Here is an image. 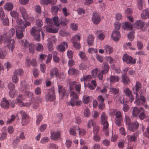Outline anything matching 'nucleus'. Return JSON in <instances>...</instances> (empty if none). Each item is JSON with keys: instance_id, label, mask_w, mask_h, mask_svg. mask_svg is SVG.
I'll return each mask as SVG.
<instances>
[{"instance_id": "f257e3e1", "label": "nucleus", "mask_w": 149, "mask_h": 149, "mask_svg": "<svg viewBox=\"0 0 149 149\" xmlns=\"http://www.w3.org/2000/svg\"><path fill=\"white\" fill-rule=\"evenodd\" d=\"M15 33V29L13 28H11L9 31L8 33L7 34V37L5 38L4 43L8 47V48L11 50L12 52H13V50L15 47V42L14 40L10 39V38L13 37Z\"/></svg>"}, {"instance_id": "f03ea898", "label": "nucleus", "mask_w": 149, "mask_h": 149, "mask_svg": "<svg viewBox=\"0 0 149 149\" xmlns=\"http://www.w3.org/2000/svg\"><path fill=\"white\" fill-rule=\"evenodd\" d=\"M71 97L70 101L67 103V105H70L72 107L75 105L80 106L82 104V102L78 100L79 96L77 94H71Z\"/></svg>"}, {"instance_id": "7ed1b4c3", "label": "nucleus", "mask_w": 149, "mask_h": 149, "mask_svg": "<svg viewBox=\"0 0 149 149\" xmlns=\"http://www.w3.org/2000/svg\"><path fill=\"white\" fill-rule=\"evenodd\" d=\"M107 116L104 113H103L101 117V123L103 125V132L106 135L109 134L108 127L109 124L107 121Z\"/></svg>"}, {"instance_id": "20e7f679", "label": "nucleus", "mask_w": 149, "mask_h": 149, "mask_svg": "<svg viewBox=\"0 0 149 149\" xmlns=\"http://www.w3.org/2000/svg\"><path fill=\"white\" fill-rule=\"evenodd\" d=\"M45 22L47 24L49 25V26H50L51 27L54 25H55L57 27L60 25L58 18V16L54 17L52 18H46Z\"/></svg>"}, {"instance_id": "39448f33", "label": "nucleus", "mask_w": 149, "mask_h": 149, "mask_svg": "<svg viewBox=\"0 0 149 149\" xmlns=\"http://www.w3.org/2000/svg\"><path fill=\"white\" fill-rule=\"evenodd\" d=\"M37 28H32L31 30V35H32L35 40L38 41H40V29H37Z\"/></svg>"}, {"instance_id": "423d86ee", "label": "nucleus", "mask_w": 149, "mask_h": 149, "mask_svg": "<svg viewBox=\"0 0 149 149\" xmlns=\"http://www.w3.org/2000/svg\"><path fill=\"white\" fill-rule=\"evenodd\" d=\"M135 94L136 95V98L134 103L139 106L144 104L146 101V100L144 96L141 95L142 94Z\"/></svg>"}, {"instance_id": "0eeeda50", "label": "nucleus", "mask_w": 149, "mask_h": 149, "mask_svg": "<svg viewBox=\"0 0 149 149\" xmlns=\"http://www.w3.org/2000/svg\"><path fill=\"white\" fill-rule=\"evenodd\" d=\"M122 60L123 62H125L126 63L128 64H134L136 62V59H133L131 56L126 54L123 55L122 57Z\"/></svg>"}, {"instance_id": "6e6552de", "label": "nucleus", "mask_w": 149, "mask_h": 149, "mask_svg": "<svg viewBox=\"0 0 149 149\" xmlns=\"http://www.w3.org/2000/svg\"><path fill=\"white\" fill-rule=\"evenodd\" d=\"M22 117V124L23 125H26L29 121V116L23 110L20 111Z\"/></svg>"}, {"instance_id": "1a4fd4ad", "label": "nucleus", "mask_w": 149, "mask_h": 149, "mask_svg": "<svg viewBox=\"0 0 149 149\" xmlns=\"http://www.w3.org/2000/svg\"><path fill=\"white\" fill-rule=\"evenodd\" d=\"M92 19L94 24H98L101 21L100 14L96 12H93Z\"/></svg>"}, {"instance_id": "9d476101", "label": "nucleus", "mask_w": 149, "mask_h": 149, "mask_svg": "<svg viewBox=\"0 0 149 149\" xmlns=\"http://www.w3.org/2000/svg\"><path fill=\"white\" fill-rule=\"evenodd\" d=\"M24 99L23 95L22 94H19L16 99L18 105L20 107L26 106L28 107L30 106L31 104V103L29 104V103H24L23 102Z\"/></svg>"}, {"instance_id": "9b49d317", "label": "nucleus", "mask_w": 149, "mask_h": 149, "mask_svg": "<svg viewBox=\"0 0 149 149\" xmlns=\"http://www.w3.org/2000/svg\"><path fill=\"white\" fill-rule=\"evenodd\" d=\"M144 23L141 20H137L134 24V27L137 29H140L142 31H145L146 30V29L144 28L143 26L144 25Z\"/></svg>"}, {"instance_id": "f8f14e48", "label": "nucleus", "mask_w": 149, "mask_h": 149, "mask_svg": "<svg viewBox=\"0 0 149 149\" xmlns=\"http://www.w3.org/2000/svg\"><path fill=\"white\" fill-rule=\"evenodd\" d=\"M139 123L136 121H133L128 125L129 130L131 132H133L137 130L139 127Z\"/></svg>"}, {"instance_id": "ddd939ff", "label": "nucleus", "mask_w": 149, "mask_h": 149, "mask_svg": "<svg viewBox=\"0 0 149 149\" xmlns=\"http://www.w3.org/2000/svg\"><path fill=\"white\" fill-rule=\"evenodd\" d=\"M111 37L113 40L116 41L120 38V34L119 31L114 30L112 32Z\"/></svg>"}, {"instance_id": "4468645a", "label": "nucleus", "mask_w": 149, "mask_h": 149, "mask_svg": "<svg viewBox=\"0 0 149 149\" xmlns=\"http://www.w3.org/2000/svg\"><path fill=\"white\" fill-rule=\"evenodd\" d=\"M68 46L67 43L65 42H63L57 46V49L59 52H63L64 51L65 48H67Z\"/></svg>"}, {"instance_id": "2eb2a0df", "label": "nucleus", "mask_w": 149, "mask_h": 149, "mask_svg": "<svg viewBox=\"0 0 149 149\" xmlns=\"http://www.w3.org/2000/svg\"><path fill=\"white\" fill-rule=\"evenodd\" d=\"M60 136V133L58 131L51 132L50 138L51 139L56 141L58 139Z\"/></svg>"}, {"instance_id": "dca6fc26", "label": "nucleus", "mask_w": 149, "mask_h": 149, "mask_svg": "<svg viewBox=\"0 0 149 149\" xmlns=\"http://www.w3.org/2000/svg\"><path fill=\"white\" fill-rule=\"evenodd\" d=\"M19 141L20 140L18 137H17L14 140L12 143L13 147L14 149H22L21 146L18 145Z\"/></svg>"}, {"instance_id": "f3484780", "label": "nucleus", "mask_w": 149, "mask_h": 149, "mask_svg": "<svg viewBox=\"0 0 149 149\" xmlns=\"http://www.w3.org/2000/svg\"><path fill=\"white\" fill-rule=\"evenodd\" d=\"M141 83L139 81H137L135 86L132 88L133 93H137L141 89Z\"/></svg>"}, {"instance_id": "a211bd4d", "label": "nucleus", "mask_w": 149, "mask_h": 149, "mask_svg": "<svg viewBox=\"0 0 149 149\" xmlns=\"http://www.w3.org/2000/svg\"><path fill=\"white\" fill-rule=\"evenodd\" d=\"M141 16L142 19H146L149 18V9L146 8L143 10L141 14Z\"/></svg>"}, {"instance_id": "6ab92c4d", "label": "nucleus", "mask_w": 149, "mask_h": 149, "mask_svg": "<svg viewBox=\"0 0 149 149\" xmlns=\"http://www.w3.org/2000/svg\"><path fill=\"white\" fill-rule=\"evenodd\" d=\"M19 10L21 13L23 19L25 20H26L28 18V15L24 8L23 6H20L19 7Z\"/></svg>"}, {"instance_id": "aec40b11", "label": "nucleus", "mask_w": 149, "mask_h": 149, "mask_svg": "<svg viewBox=\"0 0 149 149\" xmlns=\"http://www.w3.org/2000/svg\"><path fill=\"white\" fill-rule=\"evenodd\" d=\"M1 105L2 107L5 109H7L9 107V103L8 101L4 97L1 101Z\"/></svg>"}, {"instance_id": "412c9836", "label": "nucleus", "mask_w": 149, "mask_h": 149, "mask_svg": "<svg viewBox=\"0 0 149 149\" xmlns=\"http://www.w3.org/2000/svg\"><path fill=\"white\" fill-rule=\"evenodd\" d=\"M137 138V135L136 134L134 133L132 135H127V139L128 142H135L136 141Z\"/></svg>"}, {"instance_id": "4be33fe9", "label": "nucleus", "mask_w": 149, "mask_h": 149, "mask_svg": "<svg viewBox=\"0 0 149 149\" xmlns=\"http://www.w3.org/2000/svg\"><path fill=\"white\" fill-rule=\"evenodd\" d=\"M57 1V0H41L40 3L42 5H47L49 4H55Z\"/></svg>"}, {"instance_id": "5701e85b", "label": "nucleus", "mask_w": 149, "mask_h": 149, "mask_svg": "<svg viewBox=\"0 0 149 149\" xmlns=\"http://www.w3.org/2000/svg\"><path fill=\"white\" fill-rule=\"evenodd\" d=\"M24 31V30H22L20 27L18 29H16V36L18 38L20 39L23 37V31Z\"/></svg>"}, {"instance_id": "b1692460", "label": "nucleus", "mask_w": 149, "mask_h": 149, "mask_svg": "<svg viewBox=\"0 0 149 149\" xmlns=\"http://www.w3.org/2000/svg\"><path fill=\"white\" fill-rule=\"evenodd\" d=\"M58 73V69L56 68H53L50 71V76L51 78H54V76L56 77Z\"/></svg>"}, {"instance_id": "393cba45", "label": "nucleus", "mask_w": 149, "mask_h": 149, "mask_svg": "<svg viewBox=\"0 0 149 149\" xmlns=\"http://www.w3.org/2000/svg\"><path fill=\"white\" fill-rule=\"evenodd\" d=\"M8 88L10 90L9 93H17V91L14 89L15 85L11 82L9 83L8 85Z\"/></svg>"}, {"instance_id": "a878e982", "label": "nucleus", "mask_w": 149, "mask_h": 149, "mask_svg": "<svg viewBox=\"0 0 149 149\" xmlns=\"http://www.w3.org/2000/svg\"><path fill=\"white\" fill-rule=\"evenodd\" d=\"M4 10L8 11H11L12 10L13 8V4L10 2H7L4 6Z\"/></svg>"}, {"instance_id": "bb28decb", "label": "nucleus", "mask_w": 149, "mask_h": 149, "mask_svg": "<svg viewBox=\"0 0 149 149\" xmlns=\"http://www.w3.org/2000/svg\"><path fill=\"white\" fill-rule=\"evenodd\" d=\"M94 37L92 35H89L87 38V41L88 45L91 46L92 45L93 43Z\"/></svg>"}, {"instance_id": "cd10ccee", "label": "nucleus", "mask_w": 149, "mask_h": 149, "mask_svg": "<svg viewBox=\"0 0 149 149\" xmlns=\"http://www.w3.org/2000/svg\"><path fill=\"white\" fill-rule=\"evenodd\" d=\"M109 68L110 67L107 63L104 62L102 64L103 70H102V71H103L105 74H106L108 72Z\"/></svg>"}, {"instance_id": "c85d7f7f", "label": "nucleus", "mask_w": 149, "mask_h": 149, "mask_svg": "<svg viewBox=\"0 0 149 149\" xmlns=\"http://www.w3.org/2000/svg\"><path fill=\"white\" fill-rule=\"evenodd\" d=\"M45 97L47 101H52L55 99L54 94H47Z\"/></svg>"}, {"instance_id": "c756f323", "label": "nucleus", "mask_w": 149, "mask_h": 149, "mask_svg": "<svg viewBox=\"0 0 149 149\" xmlns=\"http://www.w3.org/2000/svg\"><path fill=\"white\" fill-rule=\"evenodd\" d=\"M112 115H114L115 114L116 118H120L122 116V113L120 111H116V110L115 109L111 112Z\"/></svg>"}, {"instance_id": "7c9ffc66", "label": "nucleus", "mask_w": 149, "mask_h": 149, "mask_svg": "<svg viewBox=\"0 0 149 149\" xmlns=\"http://www.w3.org/2000/svg\"><path fill=\"white\" fill-rule=\"evenodd\" d=\"M21 88H20V91L22 92H26V93H29L27 91L28 86L25 85L23 82H22L21 84Z\"/></svg>"}, {"instance_id": "2f4dec72", "label": "nucleus", "mask_w": 149, "mask_h": 149, "mask_svg": "<svg viewBox=\"0 0 149 149\" xmlns=\"http://www.w3.org/2000/svg\"><path fill=\"white\" fill-rule=\"evenodd\" d=\"M141 109H143V108L141 107L140 108L134 107L132 111V115L134 116H136L138 115L140 113V111H141L140 110H141Z\"/></svg>"}, {"instance_id": "473e14b6", "label": "nucleus", "mask_w": 149, "mask_h": 149, "mask_svg": "<svg viewBox=\"0 0 149 149\" xmlns=\"http://www.w3.org/2000/svg\"><path fill=\"white\" fill-rule=\"evenodd\" d=\"M59 10V8L58 6L53 5L52 6L51 11L52 14L56 15L57 14L58 11Z\"/></svg>"}, {"instance_id": "72a5a7b5", "label": "nucleus", "mask_w": 149, "mask_h": 149, "mask_svg": "<svg viewBox=\"0 0 149 149\" xmlns=\"http://www.w3.org/2000/svg\"><path fill=\"white\" fill-rule=\"evenodd\" d=\"M76 83L77 82L76 81H73L69 83V90L71 91V93H75L72 91L75 88Z\"/></svg>"}, {"instance_id": "f704fd0d", "label": "nucleus", "mask_w": 149, "mask_h": 149, "mask_svg": "<svg viewBox=\"0 0 149 149\" xmlns=\"http://www.w3.org/2000/svg\"><path fill=\"white\" fill-rule=\"evenodd\" d=\"M107 88L105 86H104L102 89L100 87H97L95 91V92H101V93H105L107 92Z\"/></svg>"}, {"instance_id": "c9c22d12", "label": "nucleus", "mask_w": 149, "mask_h": 149, "mask_svg": "<svg viewBox=\"0 0 149 149\" xmlns=\"http://www.w3.org/2000/svg\"><path fill=\"white\" fill-rule=\"evenodd\" d=\"M65 75L64 72H61L60 73H59L56 76L57 79H58L60 81H62L64 80L65 79Z\"/></svg>"}, {"instance_id": "e433bc0d", "label": "nucleus", "mask_w": 149, "mask_h": 149, "mask_svg": "<svg viewBox=\"0 0 149 149\" xmlns=\"http://www.w3.org/2000/svg\"><path fill=\"white\" fill-rule=\"evenodd\" d=\"M6 54V52L4 48H1L0 49V58L2 59L4 58Z\"/></svg>"}, {"instance_id": "4c0bfd02", "label": "nucleus", "mask_w": 149, "mask_h": 149, "mask_svg": "<svg viewBox=\"0 0 149 149\" xmlns=\"http://www.w3.org/2000/svg\"><path fill=\"white\" fill-rule=\"evenodd\" d=\"M122 81L124 84H128L130 82V80L127 76H126V74L122 75Z\"/></svg>"}, {"instance_id": "58836bf2", "label": "nucleus", "mask_w": 149, "mask_h": 149, "mask_svg": "<svg viewBox=\"0 0 149 149\" xmlns=\"http://www.w3.org/2000/svg\"><path fill=\"white\" fill-rule=\"evenodd\" d=\"M105 50L106 52L108 54H109L113 52V49L112 47L109 45H106L104 47Z\"/></svg>"}, {"instance_id": "ea45409f", "label": "nucleus", "mask_w": 149, "mask_h": 149, "mask_svg": "<svg viewBox=\"0 0 149 149\" xmlns=\"http://www.w3.org/2000/svg\"><path fill=\"white\" fill-rule=\"evenodd\" d=\"M98 34H99L98 36V38L100 40H103L104 38V33L102 32L101 31L97 30L96 31V34L97 35Z\"/></svg>"}, {"instance_id": "a19ab883", "label": "nucleus", "mask_w": 149, "mask_h": 149, "mask_svg": "<svg viewBox=\"0 0 149 149\" xmlns=\"http://www.w3.org/2000/svg\"><path fill=\"white\" fill-rule=\"evenodd\" d=\"M58 30V29L57 28H55L53 29L52 27L47 28L46 29L47 31L53 33H56L57 32Z\"/></svg>"}, {"instance_id": "79ce46f5", "label": "nucleus", "mask_w": 149, "mask_h": 149, "mask_svg": "<svg viewBox=\"0 0 149 149\" xmlns=\"http://www.w3.org/2000/svg\"><path fill=\"white\" fill-rule=\"evenodd\" d=\"M58 90L59 93H65L66 91L65 88L63 86L58 84Z\"/></svg>"}, {"instance_id": "37998d69", "label": "nucleus", "mask_w": 149, "mask_h": 149, "mask_svg": "<svg viewBox=\"0 0 149 149\" xmlns=\"http://www.w3.org/2000/svg\"><path fill=\"white\" fill-rule=\"evenodd\" d=\"M110 82L111 83L117 82L119 79V78L117 76L111 75L110 76Z\"/></svg>"}, {"instance_id": "c03bdc74", "label": "nucleus", "mask_w": 149, "mask_h": 149, "mask_svg": "<svg viewBox=\"0 0 149 149\" xmlns=\"http://www.w3.org/2000/svg\"><path fill=\"white\" fill-rule=\"evenodd\" d=\"M10 14L11 16L14 18L16 19L19 17V13L16 11L13 10L11 11Z\"/></svg>"}, {"instance_id": "a18cd8bd", "label": "nucleus", "mask_w": 149, "mask_h": 149, "mask_svg": "<svg viewBox=\"0 0 149 149\" xmlns=\"http://www.w3.org/2000/svg\"><path fill=\"white\" fill-rule=\"evenodd\" d=\"M92 78V77L91 75L84 76L83 77L81 78L80 81L81 82L87 81H89Z\"/></svg>"}, {"instance_id": "49530a36", "label": "nucleus", "mask_w": 149, "mask_h": 149, "mask_svg": "<svg viewBox=\"0 0 149 149\" xmlns=\"http://www.w3.org/2000/svg\"><path fill=\"white\" fill-rule=\"evenodd\" d=\"M23 74V70L22 69H19L15 70L14 72V74L18 76H21Z\"/></svg>"}, {"instance_id": "de8ad7c7", "label": "nucleus", "mask_w": 149, "mask_h": 149, "mask_svg": "<svg viewBox=\"0 0 149 149\" xmlns=\"http://www.w3.org/2000/svg\"><path fill=\"white\" fill-rule=\"evenodd\" d=\"M137 7L140 10H141L143 8V0H139L138 1Z\"/></svg>"}, {"instance_id": "09e8293b", "label": "nucleus", "mask_w": 149, "mask_h": 149, "mask_svg": "<svg viewBox=\"0 0 149 149\" xmlns=\"http://www.w3.org/2000/svg\"><path fill=\"white\" fill-rule=\"evenodd\" d=\"M80 38L79 35H76L72 37L71 39V41L72 42H76L77 41H80Z\"/></svg>"}, {"instance_id": "8fccbe9b", "label": "nucleus", "mask_w": 149, "mask_h": 149, "mask_svg": "<svg viewBox=\"0 0 149 149\" xmlns=\"http://www.w3.org/2000/svg\"><path fill=\"white\" fill-rule=\"evenodd\" d=\"M36 25L39 27L41 28L43 23L42 20L40 19H37L36 21Z\"/></svg>"}, {"instance_id": "3c124183", "label": "nucleus", "mask_w": 149, "mask_h": 149, "mask_svg": "<svg viewBox=\"0 0 149 149\" xmlns=\"http://www.w3.org/2000/svg\"><path fill=\"white\" fill-rule=\"evenodd\" d=\"M136 45L139 50H141L143 49V45L141 41L137 40L136 42Z\"/></svg>"}, {"instance_id": "603ef678", "label": "nucleus", "mask_w": 149, "mask_h": 149, "mask_svg": "<svg viewBox=\"0 0 149 149\" xmlns=\"http://www.w3.org/2000/svg\"><path fill=\"white\" fill-rule=\"evenodd\" d=\"M43 118L41 114H39L36 117V123L39 125Z\"/></svg>"}, {"instance_id": "864d4df0", "label": "nucleus", "mask_w": 149, "mask_h": 149, "mask_svg": "<svg viewBox=\"0 0 149 149\" xmlns=\"http://www.w3.org/2000/svg\"><path fill=\"white\" fill-rule=\"evenodd\" d=\"M29 44V42L26 40H23L21 41V44L24 47H27Z\"/></svg>"}, {"instance_id": "5fc2aeb1", "label": "nucleus", "mask_w": 149, "mask_h": 149, "mask_svg": "<svg viewBox=\"0 0 149 149\" xmlns=\"http://www.w3.org/2000/svg\"><path fill=\"white\" fill-rule=\"evenodd\" d=\"M91 97L89 96H84L83 98L84 103L85 104L88 103L90 101Z\"/></svg>"}, {"instance_id": "6e6d98bb", "label": "nucleus", "mask_w": 149, "mask_h": 149, "mask_svg": "<svg viewBox=\"0 0 149 149\" xmlns=\"http://www.w3.org/2000/svg\"><path fill=\"white\" fill-rule=\"evenodd\" d=\"M121 24L120 22H114V29L119 31L120 28Z\"/></svg>"}, {"instance_id": "4d7b16f0", "label": "nucleus", "mask_w": 149, "mask_h": 149, "mask_svg": "<svg viewBox=\"0 0 149 149\" xmlns=\"http://www.w3.org/2000/svg\"><path fill=\"white\" fill-rule=\"evenodd\" d=\"M140 110L141 111H140V114L139 116V117L141 120H143L146 117V115L144 113V110L143 108L141 109Z\"/></svg>"}, {"instance_id": "13d9d810", "label": "nucleus", "mask_w": 149, "mask_h": 149, "mask_svg": "<svg viewBox=\"0 0 149 149\" xmlns=\"http://www.w3.org/2000/svg\"><path fill=\"white\" fill-rule=\"evenodd\" d=\"M37 44V45L36 47V50L38 51L42 52L43 49V47L42 45L40 43H38Z\"/></svg>"}, {"instance_id": "bf43d9fd", "label": "nucleus", "mask_w": 149, "mask_h": 149, "mask_svg": "<svg viewBox=\"0 0 149 149\" xmlns=\"http://www.w3.org/2000/svg\"><path fill=\"white\" fill-rule=\"evenodd\" d=\"M134 31L131 32L127 35V37L130 41H132L134 39Z\"/></svg>"}, {"instance_id": "052dcab7", "label": "nucleus", "mask_w": 149, "mask_h": 149, "mask_svg": "<svg viewBox=\"0 0 149 149\" xmlns=\"http://www.w3.org/2000/svg\"><path fill=\"white\" fill-rule=\"evenodd\" d=\"M124 24L125 27L129 30H131L132 28V26L131 23L129 22H126Z\"/></svg>"}, {"instance_id": "680f3d73", "label": "nucleus", "mask_w": 149, "mask_h": 149, "mask_svg": "<svg viewBox=\"0 0 149 149\" xmlns=\"http://www.w3.org/2000/svg\"><path fill=\"white\" fill-rule=\"evenodd\" d=\"M28 47H29V50L30 52L32 54L33 53L34 51V46L33 44L32 43L29 44V45Z\"/></svg>"}, {"instance_id": "e2e57ef3", "label": "nucleus", "mask_w": 149, "mask_h": 149, "mask_svg": "<svg viewBox=\"0 0 149 149\" xmlns=\"http://www.w3.org/2000/svg\"><path fill=\"white\" fill-rule=\"evenodd\" d=\"M49 141V139L47 137H44L42 138L40 141V142L42 144H44Z\"/></svg>"}, {"instance_id": "0e129e2a", "label": "nucleus", "mask_w": 149, "mask_h": 149, "mask_svg": "<svg viewBox=\"0 0 149 149\" xmlns=\"http://www.w3.org/2000/svg\"><path fill=\"white\" fill-rule=\"evenodd\" d=\"M31 24V23L27 21H25L24 23V25L20 27L22 29V30H24L25 29L27 26H29Z\"/></svg>"}, {"instance_id": "69168bd1", "label": "nucleus", "mask_w": 149, "mask_h": 149, "mask_svg": "<svg viewBox=\"0 0 149 149\" xmlns=\"http://www.w3.org/2000/svg\"><path fill=\"white\" fill-rule=\"evenodd\" d=\"M15 117L16 116L15 115L13 114L12 115L10 116V118L8 119V120L7 121V123L8 124L10 123L12 121H14Z\"/></svg>"}, {"instance_id": "338daca9", "label": "nucleus", "mask_w": 149, "mask_h": 149, "mask_svg": "<svg viewBox=\"0 0 149 149\" xmlns=\"http://www.w3.org/2000/svg\"><path fill=\"white\" fill-rule=\"evenodd\" d=\"M48 148L49 149H58V146L56 144L53 143L49 144Z\"/></svg>"}, {"instance_id": "774afa93", "label": "nucleus", "mask_w": 149, "mask_h": 149, "mask_svg": "<svg viewBox=\"0 0 149 149\" xmlns=\"http://www.w3.org/2000/svg\"><path fill=\"white\" fill-rule=\"evenodd\" d=\"M70 27L72 30L75 31H77L78 30L77 26V25L74 23L71 24L70 25Z\"/></svg>"}]
</instances>
